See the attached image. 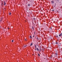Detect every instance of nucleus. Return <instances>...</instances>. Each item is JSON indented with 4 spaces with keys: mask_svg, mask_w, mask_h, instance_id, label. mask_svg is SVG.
<instances>
[{
    "mask_svg": "<svg viewBox=\"0 0 62 62\" xmlns=\"http://www.w3.org/2000/svg\"><path fill=\"white\" fill-rule=\"evenodd\" d=\"M30 5L29 4H28V6H30Z\"/></svg>",
    "mask_w": 62,
    "mask_h": 62,
    "instance_id": "14",
    "label": "nucleus"
},
{
    "mask_svg": "<svg viewBox=\"0 0 62 62\" xmlns=\"http://www.w3.org/2000/svg\"><path fill=\"white\" fill-rule=\"evenodd\" d=\"M32 29H33V30H34V27L33 26L32 27Z\"/></svg>",
    "mask_w": 62,
    "mask_h": 62,
    "instance_id": "6",
    "label": "nucleus"
},
{
    "mask_svg": "<svg viewBox=\"0 0 62 62\" xmlns=\"http://www.w3.org/2000/svg\"><path fill=\"white\" fill-rule=\"evenodd\" d=\"M37 39H38V37L37 38Z\"/></svg>",
    "mask_w": 62,
    "mask_h": 62,
    "instance_id": "20",
    "label": "nucleus"
},
{
    "mask_svg": "<svg viewBox=\"0 0 62 62\" xmlns=\"http://www.w3.org/2000/svg\"><path fill=\"white\" fill-rule=\"evenodd\" d=\"M26 46H24V47H23V48H24V47H26Z\"/></svg>",
    "mask_w": 62,
    "mask_h": 62,
    "instance_id": "8",
    "label": "nucleus"
},
{
    "mask_svg": "<svg viewBox=\"0 0 62 62\" xmlns=\"http://www.w3.org/2000/svg\"><path fill=\"white\" fill-rule=\"evenodd\" d=\"M6 5V3H5V2H4V5Z\"/></svg>",
    "mask_w": 62,
    "mask_h": 62,
    "instance_id": "17",
    "label": "nucleus"
},
{
    "mask_svg": "<svg viewBox=\"0 0 62 62\" xmlns=\"http://www.w3.org/2000/svg\"><path fill=\"white\" fill-rule=\"evenodd\" d=\"M39 51L40 52H41V49L40 48L39 49Z\"/></svg>",
    "mask_w": 62,
    "mask_h": 62,
    "instance_id": "10",
    "label": "nucleus"
},
{
    "mask_svg": "<svg viewBox=\"0 0 62 62\" xmlns=\"http://www.w3.org/2000/svg\"><path fill=\"white\" fill-rule=\"evenodd\" d=\"M35 32H34V35H35Z\"/></svg>",
    "mask_w": 62,
    "mask_h": 62,
    "instance_id": "24",
    "label": "nucleus"
},
{
    "mask_svg": "<svg viewBox=\"0 0 62 62\" xmlns=\"http://www.w3.org/2000/svg\"><path fill=\"white\" fill-rule=\"evenodd\" d=\"M62 34H60L59 35V37H61V36H62Z\"/></svg>",
    "mask_w": 62,
    "mask_h": 62,
    "instance_id": "1",
    "label": "nucleus"
},
{
    "mask_svg": "<svg viewBox=\"0 0 62 62\" xmlns=\"http://www.w3.org/2000/svg\"><path fill=\"white\" fill-rule=\"evenodd\" d=\"M32 43H31V44L30 45V46H32Z\"/></svg>",
    "mask_w": 62,
    "mask_h": 62,
    "instance_id": "9",
    "label": "nucleus"
},
{
    "mask_svg": "<svg viewBox=\"0 0 62 62\" xmlns=\"http://www.w3.org/2000/svg\"><path fill=\"white\" fill-rule=\"evenodd\" d=\"M51 3L52 4H54V1H51Z\"/></svg>",
    "mask_w": 62,
    "mask_h": 62,
    "instance_id": "2",
    "label": "nucleus"
},
{
    "mask_svg": "<svg viewBox=\"0 0 62 62\" xmlns=\"http://www.w3.org/2000/svg\"><path fill=\"white\" fill-rule=\"evenodd\" d=\"M8 29H9V28H8Z\"/></svg>",
    "mask_w": 62,
    "mask_h": 62,
    "instance_id": "25",
    "label": "nucleus"
},
{
    "mask_svg": "<svg viewBox=\"0 0 62 62\" xmlns=\"http://www.w3.org/2000/svg\"><path fill=\"white\" fill-rule=\"evenodd\" d=\"M9 15H11V13H9Z\"/></svg>",
    "mask_w": 62,
    "mask_h": 62,
    "instance_id": "16",
    "label": "nucleus"
},
{
    "mask_svg": "<svg viewBox=\"0 0 62 62\" xmlns=\"http://www.w3.org/2000/svg\"><path fill=\"white\" fill-rule=\"evenodd\" d=\"M59 46H61V45H59Z\"/></svg>",
    "mask_w": 62,
    "mask_h": 62,
    "instance_id": "21",
    "label": "nucleus"
},
{
    "mask_svg": "<svg viewBox=\"0 0 62 62\" xmlns=\"http://www.w3.org/2000/svg\"><path fill=\"white\" fill-rule=\"evenodd\" d=\"M55 54H56V56H57V53H55Z\"/></svg>",
    "mask_w": 62,
    "mask_h": 62,
    "instance_id": "7",
    "label": "nucleus"
},
{
    "mask_svg": "<svg viewBox=\"0 0 62 62\" xmlns=\"http://www.w3.org/2000/svg\"><path fill=\"white\" fill-rule=\"evenodd\" d=\"M44 59H45V58H44Z\"/></svg>",
    "mask_w": 62,
    "mask_h": 62,
    "instance_id": "27",
    "label": "nucleus"
},
{
    "mask_svg": "<svg viewBox=\"0 0 62 62\" xmlns=\"http://www.w3.org/2000/svg\"><path fill=\"white\" fill-rule=\"evenodd\" d=\"M38 54V55L39 56H40V55H39V54Z\"/></svg>",
    "mask_w": 62,
    "mask_h": 62,
    "instance_id": "13",
    "label": "nucleus"
},
{
    "mask_svg": "<svg viewBox=\"0 0 62 62\" xmlns=\"http://www.w3.org/2000/svg\"><path fill=\"white\" fill-rule=\"evenodd\" d=\"M58 43H57V42H56V44H58Z\"/></svg>",
    "mask_w": 62,
    "mask_h": 62,
    "instance_id": "11",
    "label": "nucleus"
},
{
    "mask_svg": "<svg viewBox=\"0 0 62 62\" xmlns=\"http://www.w3.org/2000/svg\"><path fill=\"white\" fill-rule=\"evenodd\" d=\"M25 40H26V39H25Z\"/></svg>",
    "mask_w": 62,
    "mask_h": 62,
    "instance_id": "23",
    "label": "nucleus"
},
{
    "mask_svg": "<svg viewBox=\"0 0 62 62\" xmlns=\"http://www.w3.org/2000/svg\"><path fill=\"white\" fill-rule=\"evenodd\" d=\"M37 49L38 51H39V49L38 48H37Z\"/></svg>",
    "mask_w": 62,
    "mask_h": 62,
    "instance_id": "3",
    "label": "nucleus"
},
{
    "mask_svg": "<svg viewBox=\"0 0 62 62\" xmlns=\"http://www.w3.org/2000/svg\"><path fill=\"white\" fill-rule=\"evenodd\" d=\"M34 37H35V36H33V38H34Z\"/></svg>",
    "mask_w": 62,
    "mask_h": 62,
    "instance_id": "22",
    "label": "nucleus"
},
{
    "mask_svg": "<svg viewBox=\"0 0 62 62\" xmlns=\"http://www.w3.org/2000/svg\"><path fill=\"white\" fill-rule=\"evenodd\" d=\"M12 42H13V40L12 41Z\"/></svg>",
    "mask_w": 62,
    "mask_h": 62,
    "instance_id": "18",
    "label": "nucleus"
},
{
    "mask_svg": "<svg viewBox=\"0 0 62 62\" xmlns=\"http://www.w3.org/2000/svg\"><path fill=\"white\" fill-rule=\"evenodd\" d=\"M35 45V48H37V46H36V45Z\"/></svg>",
    "mask_w": 62,
    "mask_h": 62,
    "instance_id": "5",
    "label": "nucleus"
},
{
    "mask_svg": "<svg viewBox=\"0 0 62 62\" xmlns=\"http://www.w3.org/2000/svg\"><path fill=\"white\" fill-rule=\"evenodd\" d=\"M36 49H35V51H37V48H35Z\"/></svg>",
    "mask_w": 62,
    "mask_h": 62,
    "instance_id": "12",
    "label": "nucleus"
},
{
    "mask_svg": "<svg viewBox=\"0 0 62 62\" xmlns=\"http://www.w3.org/2000/svg\"><path fill=\"white\" fill-rule=\"evenodd\" d=\"M56 37H57V38H59V37H58V35H56Z\"/></svg>",
    "mask_w": 62,
    "mask_h": 62,
    "instance_id": "4",
    "label": "nucleus"
},
{
    "mask_svg": "<svg viewBox=\"0 0 62 62\" xmlns=\"http://www.w3.org/2000/svg\"><path fill=\"white\" fill-rule=\"evenodd\" d=\"M30 38H32V37H31V36H30Z\"/></svg>",
    "mask_w": 62,
    "mask_h": 62,
    "instance_id": "15",
    "label": "nucleus"
},
{
    "mask_svg": "<svg viewBox=\"0 0 62 62\" xmlns=\"http://www.w3.org/2000/svg\"><path fill=\"white\" fill-rule=\"evenodd\" d=\"M52 11H54V10H53Z\"/></svg>",
    "mask_w": 62,
    "mask_h": 62,
    "instance_id": "26",
    "label": "nucleus"
},
{
    "mask_svg": "<svg viewBox=\"0 0 62 62\" xmlns=\"http://www.w3.org/2000/svg\"><path fill=\"white\" fill-rule=\"evenodd\" d=\"M3 3H2L1 4V5H2V6H3Z\"/></svg>",
    "mask_w": 62,
    "mask_h": 62,
    "instance_id": "19",
    "label": "nucleus"
}]
</instances>
